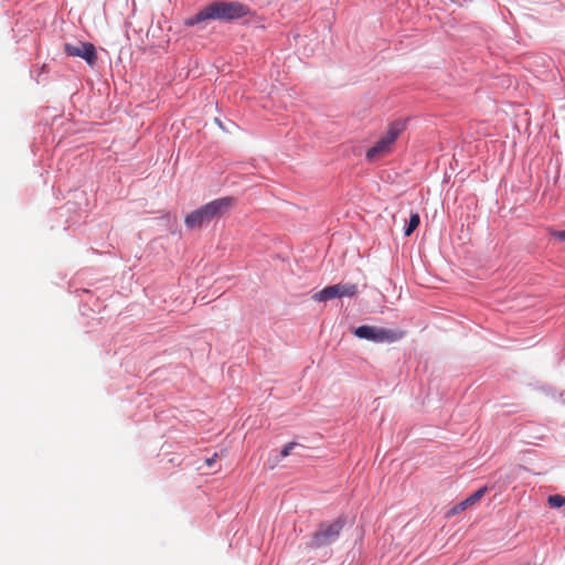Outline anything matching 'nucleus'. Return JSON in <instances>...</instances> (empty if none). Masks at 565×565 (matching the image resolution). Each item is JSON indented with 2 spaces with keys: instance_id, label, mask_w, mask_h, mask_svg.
Returning <instances> with one entry per match:
<instances>
[{
  "instance_id": "1",
  "label": "nucleus",
  "mask_w": 565,
  "mask_h": 565,
  "mask_svg": "<svg viewBox=\"0 0 565 565\" xmlns=\"http://www.w3.org/2000/svg\"><path fill=\"white\" fill-rule=\"evenodd\" d=\"M249 13V8L238 1L215 0L201 9L195 15L185 20V25L193 26L206 20L232 21Z\"/></svg>"
},
{
  "instance_id": "2",
  "label": "nucleus",
  "mask_w": 565,
  "mask_h": 565,
  "mask_svg": "<svg viewBox=\"0 0 565 565\" xmlns=\"http://www.w3.org/2000/svg\"><path fill=\"white\" fill-rule=\"evenodd\" d=\"M235 203L236 200L233 196L213 200L192 211L184 220L185 226L190 230H199L214 218L222 217L234 207Z\"/></svg>"
},
{
  "instance_id": "3",
  "label": "nucleus",
  "mask_w": 565,
  "mask_h": 565,
  "mask_svg": "<svg viewBox=\"0 0 565 565\" xmlns=\"http://www.w3.org/2000/svg\"><path fill=\"white\" fill-rule=\"evenodd\" d=\"M404 130L405 122L399 120L391 122L386 132L366 151V160L373 162L391 153L395 141Z\"/></svg>"
},
{
  "instance_id": "4",
  "label": "nucleus",
  "mask_w": 565,
  "mask_h": 565,
  "mask_svg": "<svg viewBox=\"0 0 565 565\" xmlns=\"http://www.w3.org/2000/svg\"><path fill=\"white\" fill-rule=\"evenodd\" d=\"M354 334L360 339L376 343H393L401 340L405 335V331L365 324L358 327L354 330Z\"/></svg>"
},
{
  "instance_id": "5",
  "label": "nucleus",
  "mask_w": 565,
  "mask_h": 565,
  "mask_svg": "<svg viewBox=\"0 0 565 565\" xmlns=\"http://www.w3.org/2000/svg\"><path fill=\"white\" fill-rule=\"evenodd\" d=\"M64 52L67 56L83 58L89 66H94L97 61L96 49L89 42L65 43Z\"/></svg>"
},
{
  "instance_id": "6",
  "label": "nucleus",
  "mask_w": 565,
  "mask_h": 565,
  "mask_svg": "<svg viewBox=\"0 0 565 565\" xmlns=\"http://www.w3.org/2000/svg\"><path fill=\"white\" fill-rule=\"evenodd\" d=\"M344 522L335 520L329 524H322L313 535V542L317 546H322L332 543L343 529Z\"/></svg>"
},
{
  "instance_id": "7",
  "label": "nucleus",
  "mask_w": 565,
  "mask_h": 565,
  "mask_svg": "<svg viewBox=\"0 0 565 565\" xmlns=\"http://www.w3.org/2000/svg\"><path fill=\"white\" fill-rule=\"evenodd\" d=\"M486 492H487V487L480 488L475 493H472L470 497H468L466 500L461 501L460 503H458L457 505L451 508L447 512V516L449 518V516L456 515V514L465 511L468 507H471L477 501H479L484 495Z\"/></svg>"
},
{
  "instance_id": "8",
  "label": "nucleus",
  "mask_w": 565,
  "mask_h": 565,
  "mask_svg": "<svg viewBox=\"0 0 565 565\" xmlns=\"http://www.w3.org/2000/svg\"><path fill=\"white\" fill-rule=\"evenodd\" d=\"M334 298H340L339 288L337 285L328 286L312 296V299L315 301L320 302L328 301Z\"/></svg>"
},
{
  "instance_id": "9",
  "label": "nucleus",
  "mask_w": 565,
  "mask_h": 565,
  "mask_svg": "<svg viewBox=\"0 0 565 565\" xmlns=\"http://www.w3.org/2000/svg\"><path fill=\"white\" fill-rule=\"evenodd\" d=\"M339 295L341 297H353L358 292V287L354 284H337Z\"/></svg>"
},
{
  "instance_id": "10",
  "label": "nucleus",
  "mask_w": 565,
  "mask_h": 565,
  "mask_svg": "<svg viewBox=\"0 0 565 565\" xmlns=\"http://www.w3.org/2000/svg\"><path fill=\"white\" fill-rule=\"evenodd\" d=\"M420 223V217L418 213H414L411 215L407 226L405 227L404 234L405 236H411L413 232L418 227Z\"/></svg>"
},
{
  "instance_id": "11",
  "label": "nucleus",
  "mask_w": 565,
  "mask_h": 565,
  "mask_svg": "<svg viewBox=\"0 0 565 565\" xmlns=\"http://www.w3.org/2000/svg\"><path fill=\"white\" fill-rule=\"evenodd\" d=\"M547 502L551 508H561L565 505V497L561 494L550 495Z\"/></svg>"
},
{
  "instance_id": "12",
  "label": "nucleus",
  "mask_w": 565,
  "mask_h": 565,
  "mask_svg": "<svg viewBox=\"0 0 565 565\" xmlns=\"http://www.w3.org/2000/svg\"><path fill=\"white\" fill-rule=\"evenodd\" d=\"M297 446L296 443H289L287 444L280 451V456L282 458L287 457L290 455L291 450Z\"/></svg>"
},
{
  "instance_id": "13",
  "label": "nucleus",
  "mask_w": 565,
  "mask_h": 565,
  "mask_svg": "<svg viewBox=\"0 0 565 565\" xmlns=\"http://www.w3.org/2000/svg\"><path fill=\"white\" fill-rule=\"evenodd\" d=\"M548 232L556 239H558L561 242H565V230L564 231L550 230Z\"/></svg>"
},
{
  "instance_id": "14",
  "label": "nucleus",
  "mask_w": 565,
  "mask_h": 565,
  "mask_svg": "<svg viewBox=\"0 0 565 565\" xmlns=\"http://www.w3.org/2000/svg\"><path fill=\"white\" fill-rule=\"evenodd\" d=\"M216 458H217V454H214V456H213V457L207 458V459L205 460L206 466H207V467H212V465L216 461Z\"/></svg>"
}]
</instances>
